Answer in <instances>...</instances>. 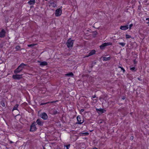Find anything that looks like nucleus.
I'll list each match as a JSON object with an SVG mask.
<instances>
[{"label": "nucleus", "instance_id": "f257e3e1", "mask_svg": "<svg viewBox=\"0 0 149 149\" xmlns=\"http://www.w3.org/2000/svg\"><path fill=\"white\" fill-rule=\"evenodd\" d=\"M27 65L26 64L24 63H22L14 71V73L15 74L19 73L21 72L24 68V66Z\"/></svg>", "mask_w": 149, "mask_h": 149}, {"label": "nucleus", "instance_id": "f03ea898", "mask_svg": "<svg viewBox=\"0 0 149 149\" xmlns=\"http://www.w3.org/2000/svg\"><path fill=\"white\" fill-rule=\"evenodd\" d=\"M74 40H72L71 38L68 39L66 43V45L68 48L71 49L73 46V44Z\"/></svg>", "mask_w": 149, "mask_h": 149}, {"label": "nucleus", "instance_id": "7ed1b4c3", "mask_svg": "<svg viewBox=\"0 0 149 149\" xmlns=\"http://www.w3.org/2000/svg\"><path fill=\"white\" fill-rule=\"evenodd\" d=\"M36 122L34 121L31 125L30 126V131L31 132H34L37 130V128L36 127Z\"/></svg>", "mask_w": 149, "mask_h": 149}, {"label": "nucleus", "instance_id": "20e7f679", "mask_svg": "<svg viewBox=\"0 0 149 149\" xmlns=\"http://www.w3.org/2000/svg\"><path fill=\"white\" fill-rule=\"evenodd\" d=\"M62 6H61L60 8L57 9L55 11V15L57 17L60 16L62 13V10L61 9L62 8Z\"/></svg>", "mask_w": 149, "mask_h": 149}, {"label": "nucleus", "instance_id": "39448f33", "mask_svg": "<svg viewBox=\"0 0 149 149\" xmlns=\"http://www.w3.org/2000/svg\"><path fill=\"white\" fill-rule=\"evenodd\" d=\"M23 74H15L13 75L12 76V78L15 80H19L22 78V75Z\"/></svg>", "mask_w": 149, "mask_h": 149}, {"label": "nucleus", "instance_id": "423d86ee", "mask_svg": "<svg viewBox=\"0 0 149 149\" xmlns=\"http://www.w3.org/2000/svg\"><path fill=\"white\" fill-rule=\"evenodd\" d=\"M40 116L44 120H46L48 118L47 114L45 112H43L40 114Z\"/></svg>", "mask_w": 149, "mask_h": 149}, {"label": "nucleus", "instance_id": "0eeeda50", "mask_svg": "<svg viewBox=\"0 0 149 149\" xmlns=\"http://www.w3.org/2000/svg\"><path fill=\"white\" fill-rule=\"evenodd\" d=\"M77 123L78 124H81L83 123L84 121L83 118H81L79 116H78L77 117Z\"/></svg>", "mask_w": 149, "mask_h": 149}, {"label": "nucleus", "instance_id": "6e6552de", "mask_svg": "<svg viewBox=\"0 0 149 149\" xmlns=\"http://www.w3.org/2000/svg\"><path fill=\"white\" fill-rule=\"evenodd\" d=\"M40 126H42L43 125L44 122L42 121V120L41 119H38L36 122V123Z\"/></svg>", "mask_w": 149, "mask_h": 149}, {"label": "nucleus", "instance_id": "1a4fd4ad", "mask_svg": "<svg viewBox=\"0 0 149 149\" xmlns=\"http://www.w3.org/2000/svg\"><path fill=\"white\" fill-rule=\"evenodd\" d=\"M96 111L98 113H102L106 111V110L100 108L96 109Z\"/></svg>", "mask_w": 149, "mask_h": 149}, {"label": "nucleus", "instance_id": "9d476101", "mask_svg": "<svg viewBox=\"0 0 149 149\" xmlns=\"http://www.w3.org/2000/svg\"><path fill=\"white\" fill-rule=\"evenodd\" d=\"M6 32L5 30L2 29L0 32V37L3 38L5 37Z\"/></svg>", "mask_w": 149, "mask_h": 149}, {"label": "nucleus", "instance_id": "9b49d317", "mask_svg": "<svg viewBox=\"0 0 149 149\" xmlns=\"http://www.w3.org/2000/svg\"><path fill=\"white\" fill-rule=\"evenodd\" d=\"M128 25H126L125 26H122L120 27V29L123 30H125L127 29L128 28Z\"/></svg>", "mask_w": 149, "mask_h": 149}, {"label": "nucleus", "instance_id": "f8f14e48", "mask_svg": "<svg viewBox=\"0 0 149 149\" xmlns=\"http://www.w3.org/2000/svg\"><path fill=\"white\" fill-rule=\"evenodd\" d=\"M39 62H40V65L41 66H45L47 65V62L46 61H43V62H40L38 61Z\"/></svg>", "mask_w": 149, "mask_h": 149}, {"label": "nucleus", "instance_id": "ddd939ff", "mask_svg": "<svg viewBox=\"0 0 149 149\" xmlns=\"http://www.w3.org/2000/svg\"><path fill=\"white\" fill-rule=\"evenodd\" d=\"M89 133L87 132H81L80 133V136H86L89 135Z\"/></svg>", "mask_w": 149, "mask_h": 149}, {"label": "nucleus", "instance_id": "4468645a", "mask_svg": "<svg viewBox=\"0 0 149 149\" xmlns=\"http://www.w3.org/2000/svg\"><path fill=\"white\" fill-rule=\"evenodd\" d=\"M110 59V57H104L102 58V60L103 61H106L109 60Z\"/></svg>", "mask_w": 149, "mask_h": 149}, {"label": "nucleus", "instance_id": "2eb2a0df", "mask_svg": "<svg viewBox=\"0 0 149 149\" xmlns=\"http://www.w3.org/2000/svg\"><path fill=\"white\" fill-rule=\"evenodd\" d=\"M106 46H107L106 43H104L100 45V47L101 49H103Z\"/></svg>", "mask_w": 149, "mask_h": 149}, {"label": "nucleus", "instance_id": "dca6fc26", "mask_svg": "<svg viewBox=\"0 0 149 149\" xmlns=\"http://www.w3.org/2000/svg\"><path fill=\"white\" fill-rule=\"evenodd\" d=\"M35 3V1H33L32 0H30L28 2V3L30 5H32L34 4Z\"/></svg>", "mask_w": 149, "mask_h": 149}, {"label": "nucleus", "instance_id": "f3484780", "mask_svg": "<svg viewBox=\"0 0 149 149\" xmlns=\"http://www.w3.org/2000/svg\"><path fill=\"white\" fill-rule=\"evenodd\" d=\"M95 50H91L89 53V55L91 56L95 54Z\"/></svg>", "mask_w": 149, "mask_h": 149}, {"label": "nucleus", "instance_id": "a211bd4d", "mask_svg": "<svg viewBox=\"0 0 149 149\" xmlns=\"http://www.w3.org/2000/svg\"><path fill=\"white\" fill-rule=\"evenodd\" d=\"M65 75L66 76H71L72 77L74 76V74L72 72H71L68 74H66Z\"/></svg>", "mask_w": 149, "mask_h": 149}, {"label": "nucleus", "instance_id": "6ab92c4d", "mask_svg": "<svg viewBox=\"0 0 149 149\" xmlns=\"http://www.w3.org/2000/svg\"><path fill=\"white\" fill-rule=\"evenodd\" d=\"M58 113L59 112L57 110H56L55 109H54L53 111L52 114L54 115H55Z\"/></svg>", "mask_w": 149, "mask_h": 149}, {"label": "nucleus", "instance_id": "aec40b11", "mask_svg": "<svg viewBox=\"0 0 149 149\" xmlns=\"http://www.w3.org/2000/svg\"><path fill=\"white\" fill-rule=\"evenodd\" d=\"M45 104H47L48 106H49V105H50V104H49V102H45V103H40V105H45Z\"/></svg>", "mask_w": 149, "mask_h": 149}, {"label": "nucleus", "instance_id": "412c9836", "mask_svg": "<svg viewBox=\"0 0 149 149\" xmlns=\"http://www.w3.org/2000/svg\"><path fill=\"white\" fill-rule=\"evenodd\" d=\"M19 105L18 104H16L14 107L13 111L15 110H17V107H18Z\"/></svg>", "mask_w": 149, "mask_h": 149}, {"label": "nucleus", "instance_id": "4be33fe9", "mask_svg": "<svg viewBox=\"0 0 149 149\" xmlns=\"http://www.w3.org/2000/svg\"><path fill=\"white\" fill-rule=\"evenodd\" d=\"M0 103H1V105L3 107H5V103H4V100H1V101Z\"/></svg>", "mask_w": 149, "mask_h": 149}, {"label": "nucleus", "instance_id": "5701e85b", "mask_svg": "<svg viewBox=\"0 0 149 149\" xmlns=\"http://www.w3.org/2000/svg\"><path fill=\"white\" fill-rule=\"evenodd\" d=\"M130 70L133 72H135L136 71V69L135 67H130Z\"/></svg>", "mask_w": 149, "mask_h": 149}, {"label": "nucleus", "instance_id": "b1692460", "mask_svg": "<svg viewBox=\"0 0 149 149\" xmlns=\"http://www.w3.org/2000/svg\"><path fill=\"white\" fill-rule=\"evenodd\" d=\"M37 44H34V43H33L32 44H29V45H28L27 46L29 47H32L33 46H35V45H36Z\"/></svg>", "mask_w": 149, "mask_h": 149}, {"label": "nucleus", "instance_id": "393cba45", "mask_svg": "<svg viewBox=\"0 0 149 149\" xmlns=\"http://www.w3.org/2000/svg\"><path fill=\"white\" fill-rule=\"evenodd\" d=\"M70 144H69L68 145L65 146L64 149H69V148H70Z\"/></svg>", "mask_w": 149, "mask_h": 149}, {"label": "nucleus", "instance_id": "a878e982", "mask_svg": "<svg viewBox=\"0 0 149 149\" xmlns=\"http://www.w3.org/2000/svg\"><path fill=\"white\" fill-rule=\"evenodd\" d=\"M118 44L121 45L123 47L125 45V43L124 42H119Z\"/></svg>", "mask_w": 149, "mask_h": 149}, {"label": "nucleus", "instance_id": "bb28decb", "mask_svg": "<svg viewBox=\"0 0 149 149\" xmlns=\"http://www.w3.org/2000/svg\"><path fill=\"white\" fill-rule=\"evenodd\" d=\"M118 67L119 68H120L121 69V70L123 71V73H124L125 72V70L123 68V67L120 66H118Z\"/></svg>", "mask_w": 149, "mask_h": 149}, {"label": "nucleus", "instance_id": "cd10ccee", "mask_svg": "<svg viewBox=\"0 0 149 149\" xmlns=\"http://www.w3.org/2000/svg\"><path fill=\"white\" fill-rule=\"evenodd\" d=\"M20 48V47L19 45H17L15 47V49L17 51L19 50Z\"/></svg>", "mask_w": 149, "mask_h": 149}, {"label": "nucleus", "instance_id": "c85d7f7f", "mask_svg": "<svg viewBox=\"0 0 149 149\" xmlns=\"http://www.w3.org/2000/svg\"><path fill=\"white\" fill-rule=\"evenodd\" d=\"M106 43L107 46H109V45H112V43L111 42Z\"/></svg>", "mask_w": 149, "mask_h": 149}, {"label": "nucleus", "instance_id": "c756f323", "mask_svg": "<svg viewBox=\"0 0 149 149\" xmlns=\"http://www.w3.org/2000/svg\"><path fill=\"white\" fill-rule=\"evenodd\" d=\"M131 36L129 35L126 34V38H131Z\"/></svg>", "mask_w": 149, "mask_h": 149}, {"label": "nucleus", "instance_id": "7c9ffc66", "mask_svg": "<svg viewBox=\"0 0 149 149\" xmlns=\"http://www.w3.org/2000/svg\"><path fill=\"white\" fill-rule=\"evenodd\" d=\"M58 102V100L54 101H52V102H49V104H51V103H56V102Z\"/></svg>", "mask_w": 149, "mask_h": 149}, {"label": "nucleus", "instance_id": "2f4dec72", "mask_svg": "<svg viewBox=\"0 0 149 149\" xmlns=\"http://www.w3.org/2000/svg\"><path fill=\"white\" fill-rule=\"evenodd\" d=\"M132 26H133V24H130V25H129V29L130 30L131 29V27Z\"/></svg>", "mask_w": 149, "mask_h": 149}, {"label": "nucleus", "instance_id": "473e14b6", "mask_svg": "<svg viewBox=\"0 0 149 149\" xmlns=\"http://www.w3.org/2000/svg\"><path fill=\"white\" fill-rule=\"evenodd\" d=\"M146 20L148 21V22H147V23H148V24L149 23V18H147L146 19Z\"/></svg>", "mask_w": 149, "mask_h": 149}, {"label": "nucleus", "instance_id": "72a5a7b5", "mask_svg": "<svg viewBox=\"0 0 149 149\" xmlns=\"http://www.w3.org/2000/svg\"><path fill=\"white\" fill-rule=\"evenodd\" d=\"M3 44H0V48H2L3 47Z\"/></svg>", "mask_w": 149, "mask_h": 149}, {"label": "nucleus", "instance_id": "f704fd0d", "mask_svg": "<svg viewBox=\"0 0 149 149\" xmlns=\"http://www.w3.org/2000/svg\"><path fill=\"white\" fill-rule=\"evenodd\" d=\"M89 56H90V55H89V54L88 55H86V56H85L84 57V58H85V57H89Z\"/></svg>", "mask_w": 149, "mask_h": 149}, {"label": "nucleus", "instance_id": "c9c22d12", "mask_svg": "<svg viewBox=\"0 0 149 149\" xmlns=\"http://www.w3.org/2000/svg\"><path fill=\"white\" fill-rule=\"evenodd\" d=\"M134 139V137L133 136H132L130 138V139L131 140H133V139Z\"/></svg>", "mask_w": 149, "mask_h": 149}, {"label": "nucleus", "instance_id": "e433bc0d", "mask_svg": "<svg viewBox=\"0 0 149 149\" xmlns=\"http://www.w3.org/2000/svg\"><path fill=\"white\" fill-rule=\"evenodd\" d=\"M84 109H82L81 110H80V112H83L84 111Z\"/></svg>", "mask_w": 149, "mask_h": 149}, {"label": "nucleus", "instance_id": "4c0bfd02", "mask_svg": "<svg viewBox=\"0 0 149 149\" xmlns=\"http://www.w3.org/2000/svg\"><path fill=\"white\" fill-rule=\"evenodd\" d=\"M100 100H103L104 99H103L101 97H100Z\"/></svg>", "mask_w": 149, "mask_h": 149}, {"label": "nucleus", "instance_id": "58836bf2", "mask_svg": "<svg viewBox=\"0 0 149 149\" xmlns=\"http://www.w3.org/2000/svg\"><path fill=\"white\" fill-rule=\"evenodd\" d=\"M137 79H138V80H139L140 81H142V80L140 79V78L138 77V78H137Z\"/></svg>", "mask_w": 149, "mask_h": 149}, {"label": "nucleus", "instance_id": "ea45409f", "mask_svg": "<svg viewBox=\"0 0 149 149\" xmlns=\"http://www.w3.org/2000/svg\"><path fill=\"white\" fill-rule=\"evenodd\" d=\"M125 96H123L122 99L123 100H124V99H125Z\"/></svg>", "mask_w": 149, "mask_h": 149}, {"label": "nucleus", "instance_id": "a19ab883", "mask_svg": "<svg viewBox=\"0 0 149 149\" xmlns=\"http://www.w3.org/2000/svg\"><path fill=\"white\" fill-rule=\"evenodd\" d=\"M96 97V96H95V95H94V96H92V97H93V98H95Z\"/></svg>", "mask_w": 149, "mask_h": 149}, {"label": "nucleus", "instance_id": "79ce46f5", "mask_svg": "<svg viewBox=\"0 0 149 149\" xmlns=\"http://www.w3.org/2000/svg\"><path fill=\"white\" fill-rule=\"evenodd\" d=\"M13 143V142H12V141H10V143L11 144V143Z\"/></svg>", "mask_w": 149, "mask_h": 149}, {"label": "nucleus", "instance_id": "37998d69", "mask_svg": "<svg viewBox=\"0 0 149 149\" xmlns=\"http://www.w3.org/2000/svg\"><path fill=\"white\" fill-rule=\"evenodd\" d=\"M93 149H98L96 147H94V148H93Z\"/></svg>", "mask_w": 149, "mask_h": 149}, {"label": "nucleus", "instance_id": "c03bdc74", "mask_svg": "<svg viewBox=\"0 0 149 149\" xmlns=\"http://www.w3.org/2000/svg\"><path fill=\"white\" fill-rule=\"evenodd\" d=\"M53 3H54L53 2L50 3L51 4H53Z\"/></svg>", "mask_w": 149, "mask_h": 149}, {"label": "nucleus", "instance_id": "a18cd8bd", "mask_svg": "<svg viewBox=\"0 0 149 149\" xmlns=\"http://www.w3.org/2000/svg\"><path fill=\"white\" fill-rule=\"evenodd\" d=\"M120 109H118V111H120Z\"/></svg>", "mask_w": 149, "mask_h": 149}, {"label": "nucleus", "instance_id": "49530a36", "mask_svg": "<svg viewBox=\"0 0 149 149\" xmlns=\"http://www.w3.org/2000/svg\"><path fill=\"white\" fill-rule=\"evenodd\" d=\"M46 1H48V0H45Z\"/></svg>", "mask_w": 149, "mask_h": 149}]
</instances>
